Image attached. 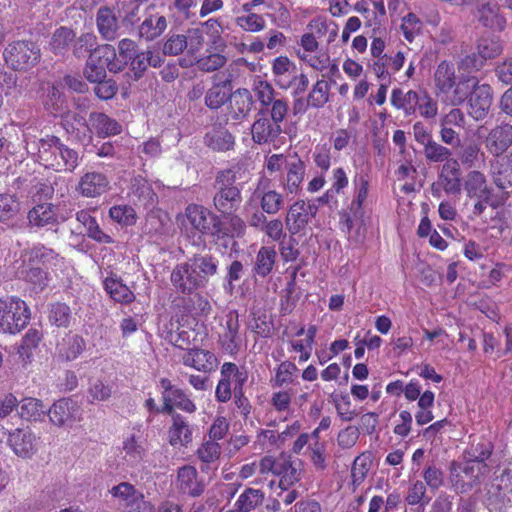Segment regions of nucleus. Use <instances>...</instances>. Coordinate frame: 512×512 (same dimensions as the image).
Segmentation results:
<instances>
[{"label": "nucleus", "instance_id": "41", "mask_svg": "<svg viewBox=\"0 0 512 512\" xmlns=\"http://www.w3.org/2000/svg\"><path fill=\"white\" fill-rule=\"evenodd\" d=\"M348 175L343 167H337L332 170L331 187L318 198V202L322 204H329L334 200L336 194L343 193L344 189L348 187Z\"/></svg>", "mask_w": 512, "mask_h": 512}, {"label": "nucleus", "instance_id": "49", "mask_svg": "<svg viewBox=\"0 0 512 512\" xmlns=\"http://www.w3.org/2000/svg\"><path fill=\"white\" fill-rule=\"evenodd\" d=\"M170 400V402H163V407L161 408L162 413H167L169 415L177 414L174 411V407L187 413H194L196 411V405L180 388L175 390L174 393L170 395Z\"/></svg>", "mask_w": 512, "mask_h": 512}, {"label": "nucleus", "instance_id": "47", "mask_svg": "<svg viewBox=\"0 0 512 512\" xmlns=\"http://www.w3.org/2000/svg\"><path fill=\"white\" fill-rule=\"evenodd\" d=\"M167 28L166 18L162 15H151L147 17L139 27V34L146 40H154L159 37Z\"/></svg>", "mask_w": 512, "mask_h": 512}, {"label": "nucleus", "instance_id": "55", "mask_svg": "<svg viewBox=\"0 0 512 512\" xmlns=\"http://www.w3.org/2000/svg\"><path fill=\"white\" fill-rule=\"evenodd\" d=\"M229 87L225 83L214 84L205 95V105L210 109H218L229 97Z\"/></svg>", "mask_w": 512, "mask_h": 512}, {"label": "nucleus", "instance_id": "16", "mask_svg": "<svg viewBox=\"0 0 512 512\" xmlns=\"http://www.w3.org/2000/svg\"><path fill=\"white\" fill-rule=\"evenodd\" d=\"M317 207L314 204L306 203L304 200L294 202L286 215L285 224L292 235L303 231L308 223L315 217Z\"/></svg>", "mask_w": 512, "mask_h": 512}, {"label": "nucleus", "instance_id": "54", "mask_svg": "<svg viewBox=\"0 0 512 512\" xmlns=\"http://www.w3.org/2000/svg\"><path fill=\"white\" fill-rule=\"evenodd\" d=\"M75 38L74 32L67 27H60L53 33L49 46L53 53L63 54Z\"/></svg>", "mask_w": 512, "mask_h": 512}, {"label": "nucleus", "instance_id": "60", "mask_svg": "<svg viewBox=\"0 0 512 512\" xmlns=\"http://www.w3.org/2000/svg\"><path fill=\"white\" fill-rule=\"evenodd\" d=\"M427 486L421 480L411 482L405 501L409 505H420L424 507L430 502V498L426 497Z\"/></svg>", "mask_w": 512, "mask_h": 512}, {"label": "nucleus", "instance_id": "46", "mask_svg": "<svg viewBox=\"0 0 512 512\" xmlns=\"http://www.w3.org/2000/svg\"><path fill=\"white\" fill-rule=\"evenodd\" d=\"M19 415L26 421H41L47 411L43 402L33 397H26L19 401Z\"/></svg>", "mask_w": 512, "mask_h": 512}, {"label": "nucleus", "instance_id": "28", "mask_svg": "<svg viewBox=\"0 0 512 512\" xmlns=\"http://www.w3.org/2000/svg\"><path fill=\"white\" fill-rule=\"evenodd\" d=\"M463 190L468 198L492 196L487 177L478 170H470L463 178Z\"/></svg>", "mask_w": 512, "mask_h": 512}, {"label": "nucleus", "instance_id": "15", "mask_svg": "<svg viewBox=\"0 0 512 512\" xmlns=\"http://www.w3.org/2000/svg\"><path fill=\"white\" fill-rule=\"evenodd\" d=\"M470 85L469 114L474 119L481 120L488 114L492 105V89L487 84H478L475 77Z\"/></svg>", "mask_w": 512, "mask_h": 512}, {"label": "nucleus", "instance_id": "9", "mask_svg": "<svg viewBox=\"0 0 512 512\" xmlns=\"http://www.w3.org/2000/svg\"><path fill=\"white\" fill-rule=\"evenodd\" d=\"M215 220L216 215L208 209L191 204L185 210L181 225L188 237L195 238L197 236L198 240H201V235L213 236L212 229H214Z\"/></svg>", "mask_w": 512, "mask_h": 512}, {"label": "nucleus", "instance_id": "37", "mask_svg": "<svg viewBox=\"0 0 512 512\" xmlns=\"http://www.w3.org/2000/svg\"><path fill=\"white\" fill-rule=\"evenodd\" d=\"M89 122L94 131L102 137L117 135L122 131V126L104 113H91Z\"/></svg>", "mask_w": 512, "mask_h": 512}, {"label": "nucleus", "instance_id": "2", "mask_svg": "<svg viewBox=\"0 0 512 512\" xmlns=\"http://www.w3.org/2000/svg\"><path fill=\"white\" fill-rule=\"evenodd\" d=\"M472 76H456L455 65L441 61L433 74L435 95L444 104L458 106L465 102L471 90Z\"/></svg>", "mask_w": 512, "mask_h": 512}, {"label": "nucleus", "instance_id": "53", "mask_svg": "<svg viewBox=\"0 0 512 512\" xmlns=\"http://www.w3.org/2000/svg\"><path fill=\"white\" fill-rule=\"evenodd\" d=\"M330 85L325 79H319L312 86L308 96L307 105L313 108H321L329 101Z\"/></svg>", "mask_w": 512, "mask_h": 512}, {"label": "nucleus", "instance_id": "1", "mask_svg": "<svg viewBox=\"0 0 512 512\" xmlns=\"http://www.w3.org/2000/svg\"><path fill=\"white\" fill-rule=\"evenodd\" d=\"M218 261L211 255H195L187 262L177 265L171 273V282L183 293L206 285L217 273Z\"/></svg>", "mask_w": 512, "mask_h": 512}, {"label": "nucleus", "instance_id": "4", "mask_svg": "<svg viewBox=\"0 0 512 512\" xmlns=\"http://www.w3.org/2000/svg\"><path fill=\"white\" fill-rule=\"evenodd\" d=\"M273 80L280 89L292 90L293 96L303 94L309 85L307 75L299 72L296 64L286 56H279L272 62Z\"/></svg>", "mask_w": 512, "mask_h": 512}, {"label": "nucleus", "instance_id": "22", "mask_svg": "<svg viewBox=\"0 0 512 512\" xmlns=\"http://www.w3.org/2000/svg\"><path fill=\"white\" fill-rule=\"evenodd\" d=\"M282 127L267 117L264 110H261L251 126L252 140L257 144L274 143L280 134Z\"/></svg>", "mask_w": 512, "mask_h": 512}, {"label": "nucleus", "instance_id": "35", "mask_svg": "<svg viewBox=\"0 0 512 512\" xmlns=\"http://www.w3.org/2000/svg\"><path fill=\"white\" fill-rule=\"evenodd\" d=\"M29 222L38 227L53 226L59 223L56 207L51 203H43L35 206L28 213Z\"/></svg>", "mask_w": 512, "mask_h": 512}, {"label": "nucleus", "instance_id": "63", "mask_svg": "<svg viewBox=\"0 0 512 512\" xmlns=\"http://www.w3.org/2000/svg\"><path fill=\"white\" fill-rule=\"evenodd\" d=\"M19 202L10 194H0V222H6L19 212Z\"/></svg>", "mask_w": 512, "mask_h": 512}, {"label": "nucleus", "instance_id": "52", "mask_svg": "<svg viewBox=\"0 0 512 512\" xmlns=\"http://www.w3.org/2000/svg\"><path fill=\"white\" fill-rule=\"evenodd\" d=\"M298 368L290 362L280 363L276 369L275 376L271 378L270 383L273 388H281L293 384L297 378Z\"/></svg>", "mask_w": 512, "mask_h": 512}, {"label": "nucleus", "instance_id": "19", "mask_svg": "<svg viewBox=\"0 0 512 512\" xmlns=\"http://www.w3.org/2000/svg\"><path fill=\"white\" fill-rule=\"evenodd\" d=\"M22 257L23 263L35 266L40 264L52 270L61 268L65 264L64 258L56 251L40 243L25 249Z\"/></svg>", "mask_w": 512, "mask_h": 512}, {"label": "nucleus", "instance_id": "61", "mask_svg": "<svg viewBox=\"0 0 512 512\" xmlns=\"http://www.w3.org/2000/svg\"><path fill=\"white\" fill-rule=\"evenodd\" d=\"M309 458L317 471L327 468V443L310 442L308 445Z\"/></svg>", "mask_w": 512, "mask_h": 512}, {"label": "nucleus", "instance_id": "11", "mask_svg": "<svg viewBox=\"0 0 512 512\" xmlns=\"http://www.w3.org/2000/svg\"><path fill=\"white\" fill-rule=\"evenodd\" d=\"M116 60L121 66V71L129 66L134 80H139L148 67L144 51H139L136 42L128 38L118 42Z\"/></svg>", "mask_w": 512, "mask_h": 512}, {"label": "nucleus", "instance_id": "31", "mask_svg": "<svg viewBox=\"0 0 512 512\" xmlns=\"http://www.w3.org/2000/svg\"><path fill=\"white\" fill-rule=\"evenodd\" d=\"M487 150L496 157L512 144V126L502 125L492 129L485 141Z\"/></svg>", "mask_w": 512, "mask_h": 512}, {"label": "nucleus", "instance_id": "43", "mask_svg": "<svg viewBox=\"0 0 512 512\" xmlns=\"http://www.w3.org/2000/svg\"><path fill=\"white\" fill-rule=\"evenodd\" d=\"M424 28L423 21L413 12H408L400 18L398 30L403 38L412 43L422 34Z\"/></svg>", "mask_w": 512, "mask_h": 512}, {"label": "nucleus", "instance_id": "33", "mask_svg": "<svg viewBox=\"0 0 512 512\" xmlns=\"http://www.w3.org/2000/svg\"><path fill=\"white\" fill-rule=\"evenodd\" d=\"M96 25L100 35L106 40H114L119 29V21L113 8L102 6L96 15Z\"/></svg>", "mask_w": 512, "mask_h": 512}, {"label": "nucleus", "instance_id": "7", "mask_svg": "<svg viewBox=\"0 0 512 512\" xmlns=\"http://www.w3.org/2000/svg\"><path fill=\"white\" fill-rule=\"evenodd\" d=\"M106 69L113 73L121 71V66L116 60V50L109 44L97 47L90 54L84 75L90 82H97L106 77Z\"/></svg>", "mask_w": 512, "mask_h": 512}, {"label": "nucleus", "instance_id": "25", "mask_svg": "<svg viewBox=\"0 0 512 512\" xmlns=\"http://www.w3.org/2000/svg\"><path fill=\"white\" fill-rule=\"evenodd\" d=\"M182 363L205 373L215 370L218 366V360L214 353L199 348L188 349L182 356Z\"/></svg>", "mask_w": 512, "mask_h": 512}, {"label": "nucleus", "instance_id": "14", "mask_svg": "<svg viewBox=\"0 0 512 512\" xmlns=\"http://www.w3.org/2000/svg\"><path fill=\"white\" fill-rule=\"evenodd\" d=\"M502 52V46L499 40L495 38H482L477 45V53L467 55L461 60L460 67L469 71L479 70L488 59L498 56Z\"/></svg>", "mask_w": 512, "mask_h": 512}, {"label": "nucleus", "instance_id": "29", "mask_svg": "<svg viewBox=\"0 0 512 512\" xmlns=\"http://www.w3.org/2000/svg\"><path fill=\"white\" fill-rule=\"evenodd\" d=\"M177 483L179 490L192 497L200 496L205 489L202 480L198 479V472L193 466H183L178 470Z\"/></svg>", "mask_w": 512, "mask_h": 512}, {"label": "nucleus", "instance_id": "5", "mask_svg": "<svg viewBox=\"0 0 512 512\" xmlns=\"http://www.w3.org/2000/svg\"><path fill=\"white\" fill-rule=\"evenodd\" d=\"M5 63L15 71H27L37 65L41 58L39 46L26 40L10 42L4 49Z\"/></svg>", "mask_w": 512, "mask_h": 512}, {"label": "nucleus", "instance_id": "45", "mask_svg": "<svg viewBox=\"0 0 512 512\" xmlns=\"http://www.w3.org/2000/svg\"><path fill=\"white\" fill-rule=\"evenodd\" d=\"M84 348V340L76 334L66 335V337H64L57 345L59 356L66 361L76 359L82 353Z\"/></svg>", "mask_w": 512, "mask_h": 512}, {"label": "nucleus", "instance_id": "20", "mask_svg": "<svg viewBox=\"0 0 512 512\" xmlns=\"http://www.w3.org/2000/svg\"><path fill=\"white\" fill-rule=\"evenodd\" d=\"M7 444L18 457L31 458L37 452V437L30 428L10 431Z\"/></svg>", "mask_w": 512, "mask_h": 512}, {"label": "nucleus", "instance_id": "32", "mask_svg": "<svg viewBox=\"0 0 512 512\" xmlns=\"http://www.w3.org/2000/svg\"><path fill=\"white\" fill-rule=\"evenodd\" d=\"M265 500V493L261 489L246 487L238 496L233 508L220 512H252L262 506Z\"/></svg>", "mask_w": 512, "mask_h": 512}, {"label": "nucleus", "instance_id": "51", "mask_svg": "<svg viewBox=\"0 0 512 512\" xmlns=\"http://www.w3.org/2000/svg\"><path fill=\"white\" fill-rule=\"evenodd\" d=\"M276 250L273 246H262L255 260L254 270L255 272L262 277L267 276L273 270L275 260H276Z\"/></svg>", "mask_w": 512, "mask_h": 512}, {"label": "nucleus", "instance_id": "3", "mask_svg": "<svg viewBox=\"0 0 512 512\" xmlns=\"http://www.w3.org/2000/svg\"><path fill=\"white\" fill-rule=\"evenodd\" d=\"M38 157L43 166L58 172H72L78 166L79 160L78 153L55 136L39 141Z\"/></svg>", "mask_w": 512, "mask_h": 512}, {"label": "nucleus", "instance_id": "10", "mask_svg": "<svg viewBox=\"0 0 512 512\" xmlns=\"http://www.w3.org/2000/svg\"><path fill=\"white\" fill-rule=\"evenodd\" d=\"M462 185L463 179L459 162L448 160L441 166L437 180L431 186L432 195L438 198L442 196L443 192L447 195H459Z\"/></svg>", "mask_w": 512, "mask_h": 512}, {"label": "nucleus", "instance_id": "62", "mask_svg": "<svg viewBox=\"0 0 512 512\" xmlns=\"http://www.w3.org/2000/svg\"><path fill=\"white\" fill-rule=\"evenodd\" d=\"M425 158L430 162H446L451 159L452 152L449 148L432 140L423 147Z\"/></svg>", "mask_w": 512, "mask_h": 512}, {"label": "nucleus", "instance_id": "26", "mask_svg": "<svg viewBox=\"0 0 512 512\" xmlns=\"http://www.w3.org/2000/svg\"><path fill=\"white\" fill-rule=\"evenodd\" d=\"M172 424L168 430L169 443L173 447H187L193 439V428L181 414H172Z\"/></svg>", "mask_w": 512, "mask_h": 512}, {"label": "nucleus", "instance_id": "58", "mask_svg": "<svg viewBox=\"0 0 512 512\" xmlns=\"http://www.w3.org/2000/svg\"><path fill=\"white\" fill-rule=\"evenodd\" d=\"M113 393V386L108 381L96 379L91 381L88 388V401L90 403L107 401Z\"/></svg>", "mask_w": 512, "mask_h": 512}, {"label": "nucleus", "instance_id": "57", "mask_svg": "<svg viewBox=\"0 0 512 512\" xmlns=\"http://www.w3.org/2000/svg\"><path fill=\"white\" fill-rule=\"evenodd\" d=\"M221 376L226 377L233 385L234 393L243 391V385L247 380V373L241 371L238 366L231 362H226L221 367Z\"/></svg>", "mask_w": 512, "mask_h": 512}, {"label": "nucleus", "instance_id": "8", "mask_svg": "<svg viewBox=\"0 0 512 512\" xmlns=\"http://www.w3.org/2000/svg\"><path fill=\"white\" fill-rule=\"evenodd\" d=\"M489 473V467L482 461L467 459L463 463L456 461L450 464L451 480L457 488L465 492L480 484L482 479Z\"/></svg>", "mask_w": 512, "mask_h": 512}, {"label": "nucleus", "instance_id": "48", "mask_svg": "<svg viewBox=\"0 0 512 512\" xmlns=\"http://www.w3.org/2000/svg\"><path fill=\"white\" fill-rule=\"evenodd\" d=\"M104 288L110 297L116 302L130 303L135 298L130 288L114 277H107L104 280Z\"/></svg>", "mask_w": 512, "mask_h": 512}, {"label": "nucleus", "instance_id": "24", "mask_svg": "<svg viewBox=\"0 0 512 512\" xmlns=\"http://www.w3.org/2000/svg\"><path fill=\"white\" fill-rule=\"evenodd\" d=\"M354 197L350 203V214L357 220L363 221L365 216L364 206L369 192V176L366 173H358L353 178Z\"/></svg>", "mask_w": 512, "mask_h": 512}, {"label": "nucleus", "instance_id": "56", "mask_svg": "<svg viewBox=\"0 0 512 512\" xmlns=\"http://www.w3.org/2000/svg\"><path fill=\"white\" fill-rule=\"evenodd\" d=\"M123 451L125 452V456L128 457L130 461L137 463L141 461L145 455V441L141 438V436L132 434L124 440Z\"/></svg>", "mask_w": 512, "mask_h": 512}, {"label": "nucleus", "instance_id": "59", "mask_svg": "<svg viewBox=\"0 0 512 512\" xmlns=\"http://www.w3.org/2000/svg\"><path fill=\"white\" fill-rule=\"evenodd\" d=\"M221 455V447L215 441L207 440L203 442L196 451L197 458L204 465L216 463Z\"/></svg>", "mask_w": 512, "mask_h": 512}, {"label": "nucleus", "instance_id": "18", "mask_svg": "<svg viewBox=\"0 0 512 512\" xmlns=\"http://www.w3.org/2000/svg\"><path fill=\"white\" fill-rule=\"evenodd\" d=\"M226 215L220 218L216 215L214 223L213 236L217 241H231L234 238H241L246 233V223L238 215L232 213H225Z\"/></svg>", "mask_w": 512, "mask_h": 512}, {"label": "nucleus", "instance_id": "21", "mask_svg": "<svg viewBox=\"0 0 512 512\" xmlns=\"http://www.w3.org/2000/svg\"><path fill=\"white\" fill-rule=\"evenodd\" d=\"M306 165L297 155L290 158L281 180L283 191L289 195H298L302 191V184L305 178Z\"/></svg>", "mask_w": 512, "mask_h": 512}, {"label": "nucleus", "instance_id": "38", "mask_svg": "<svg viewBox=\"0 0 512 512\" xmlns=\"http://www.w3.org/2000/svg\"><path fill=\"white\" fill-rule=\"evenodd\" d=\"M252 199H259L263 212L274 215L284 204L283 195L276 190L262 191L260 186L253 192Z\"/></svg>", "mask_w": 512, "mask_h": 512}, {"label": "nucleus", "instance_id": "13", "mask_svg": "<svg viewBox=\"0 0 512 512\" xmlns=\"http://www.w3.org/2000/svg\"><path fill=\"white\" fill-rule=\"evenodd\" d=\"M47 414L53 425L71 427L81 420L82 411L76 401L70 398H61L52 404Z\"/></svg>", "mask_w": 512, "mask_h": 512}, {"label": "nucleus", "instance_id": "42", "mask_svg": "<svg viewBox=\"0 0 512 512\" xmlns=\"http://www.w3.org/2000/svg\"><path fill=\"white\" fill-rule=\"evenodd\" d=\"M23 264L24 267L20 271L22 278L31 285L32 290L43 291L50 282L49 273L35 265Z\"/></svg>", "mask_w": 512, "mask_h": 512}, {"label": "nucleus", "instance_id": "34", "mask_svg": "<svg viewBox=\"0 0 512 512\" xmlns=\"http://www.w3.org/2000/svg\"><path fill=\"white\" fill-rule=\"evenodd\" d=\"M31 311L26 302L18 297L0 298V320H29Z\"/></svg>", "mask_w": 512, "mask_h": 512}, {"label": "nucleus", "instance_id": "36", "mask_svg": "<svg viewBox=\"0 0 512 512\" xmlns=\"http://www.w3.org/2000/svg\"><path fill=\"white\" fill-rule=\"evenodd\" d=\"M253 100L247 89H238L230 95V115L239 120L246 117L251 111Z\"/></svg>", "mask_w": 512, "mask_h": 512}, {"label": "nucleus", "instance_id": "39", "mask_svg": "<svg viewBox=\"0 0 512 512\" xmlns=\"http://www.w3.org/2000/svg\"><path fill=\"white\" fill-rule=\"evenodd\" d=\"M76 219L85 228L88 237L99 243L110 244L113 242L111 236L102 231L96 219L87 210H80L76 213Z\"/></svg>", "mask_w": 512, "mask_h": 512}, {"label": "nucleus", "instance_id": "50", "mask_svg": "<svg viewBox=\"0 0 512 512\" xmlns=\"http://www.w3.org/2000/svg\"><path fill=\"white\" fill-rule=\"evenodd\" d=\"M206 144L217 151H227L234 145V137L224 128H213L205 136Z\"/></svg>", "mask_w": 512, "mask_h": 512}, {"label": "nucleus", "instance_id": "17", "mask_svg": "<svg viewBox=\"0 0 512 512\" xmlns=\"http://www.w3.org/2000/svg\"><path fill=\"white\" fill-rule=\"evenodd\" d=\"M192 322H163L160 327L161 335L171 344L184 348V346L196 343L198 333L191 326Z\"/></svg>", "mask_w": 512, "mask_h": 512}, {"label": "nucleus", "instance_id": "12", "mask_svg": "<svg viewBox=\"0 0 512 512\" xmlns=\"http://www.w3.org/2000/svg\"><path fill=\"white\" fill-rule=\"evenodd\" d=\"M110 493L119 500V504L124 512L155 511L154 505L150 501L145 500L144 494L128 482H122L113 486Z\"/></svg>", "mask_w": 512, "mask_h": 512}, {"label": "nucleus", "instance_id": "23", "mask_svg": "<svg viewBox=\"0 0 512 512\" xmlns=\"http://www.w3.org/2000/svg\"><path fill=\"white\" fill-rule=\"evenodd\" d=\"M490 176L495 186L500 190L512 187V154L496 157L490 164Z\"/></svg>", "mask_w": 512, "mask_h": 512}, {"label": "nucleus", "instance_id": "27", "mask_svg": "<svg viewBox=\"0 0 512 512\" xmlns=\"http://www.w3.org/2000/svg\"><path fill=\"white\" fill-rule=\"evenodd\" d=\"M109 189L107 176L100 172H88L84 174L78 183L79 193L88 198L98 197Z\"/></svg>", "mask_w": 512, "mask_h": 512}, {"label": "nucleus", "instance_id": "44", "mask_svg": "<svg viewBox=\"0 0 512 512\" xmlns=\"http://www.w3.org/2000/svg\"><path fill=\"white\" fill-rule=\"evenodd\" d=\"M497 4H483L478 11V20L484 26L494 29L503 30L506 24L505 18L500 14Z\"/></svg>", "mask_w": 512, "mask_h": 512}, {"label": "nucleus", "instance_id": "64", "mask_svg": "<svg viewBox=\"0 0 512 512\" xmlns=\"http://www.w3.org/2000/svg\"><path fill=\"white\" fill-rule=\"evenodd\" d=\"M266 108L264 112L267 116H270L269 119L281 126L289 111L288 101L284 98H278Z\"/></svg>", "mask_w": 512, "mask_h": 512}, {"label": "nucleus", "instance_id": "6", "mask_svg": "<svg viewBox=\"0 0 512 512\" xmlns=\"http://www.w3.org/2000/svg\"><path fill=\"white\" fill-rule=\"evenodd\" d=\"M235 181L236 175L230 169L219 172L216 177L214 206L221 213H232L242 202L241 190L234 185Z\"/></svg>", "mask_w": 512, "mask_h": 512}, {"label": "nucleus", "instance_id": "30", "mask_svg": "<svg viewBox=\"0 0 512 512\" xmlns=\"http://www.w3.org/2000/svg\"><path fill=\"white\" fill-rule=\"evenodd\" d=\"M300 465V461H292L289 456L281 455L279 457L275 475L280 477L278 483L280 489L287 490L301 479Z\"/></svg>", "mask_w": 512, "mask_h": 512}, {"label": "nucleus", "instance_id": "40", "mask_svg": "<svg viewBox=\"0 0 512 512\" xmlns=\"http://www.w3.org/2000/svg\"><path fill=\"white\" fill-rule=\"evenodd\" d=\"M419 100V93L413 90L404 92L400 88H395L391 93V104L396 109L403 110L407 116L415 113Z\"/></svg>", "mask_w": 512, "mask_h": 512}]
</instances>
